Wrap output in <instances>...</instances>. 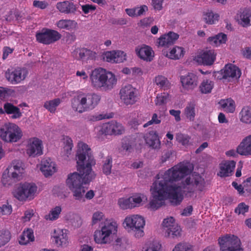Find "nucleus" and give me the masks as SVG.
Wrapping results in <instances>:
<instances>
[{"instance_id": "c9c22d12", "label": "nucleus", "mask_w": 251, "mask_h": 251, "mask_svg": "<svg viewBox=\"0 0 251 251\" xmlns=\"http://www.w3.org/2000/svg\"><path fill=\"white\" fill-rule=\"evenodd\" d=\"M184 52L183 48L175 46L167 54V56L170 59L177 60L183 57Z\"/></svg>"}, {"instance_id": "f8f14e48", "label": "nucleus", "mask_w": 251, "mask_h": 251, "mask_svg": "<svg viewBox=\"0 0 251 251\" xmlns=\"http://www.w3.org/2000/svg\"><path fill=\"white\" fill-rule=\"evenodd\" d=\"M119 94L121 100L126 105L135 104L138 99L136 89L130 84L122 87Z\"/></svg>"}, {"instance_id": "4be33fe9", "label": "nucleus", "mask_w": 251, "mask_h": 251, "mask_svg": "<svg viewBox=\"0 0 251 251\" xmlns=\"http://www.w3.org/2000/svg\"><path fill=\"white\" fill-rule=\"evenodd\" d=\"M40 170L46 177L51 176L56 171L55 163L50 158L42 160Z\"/></svg>"}, {"instance_id": "a19ab883", "label": "nucleus", "mask_w": 251, "mask_h": 251, "mask_svg": "<svg viewBox=\"0 0 251 251\" xmlns=\"http://www.w3.org/2000/svg\"><path fill=\"white\" fill-rule=\"evenodd\" d=\"M11 234L10 232L7 229L0 230V248L3 247L10 240Z\"/></svg>"}, {"instance_id": "c85d7f7f", "label": "nucleus", "mask_w": 251, "mask_h": 251, "mask_svg": "<svg viewBox=\"0 0 251 251\" xmlns=\"http://www.w3.org/2000/svg\"><path fill=\"white\" fill-rule=\"evenodd\" d=\"M55 25L60 29L70 30L76 27L77 23L72 20L61 19L57 21Z\"/></svg>"}, {"instance_id": "6ab92c4d", "label": "nucleus", "mask_w": 251, "mask_h": 251, "mask_svg": "<svg viewBox=\"0 0 251 251\" xmlns=\"http://www.w3.org/2000/svg\"><path fill=\"white\" fill-rule=\"evenodd\" d=\"M135 52L137 56L146 61H151L154 57V51L150 47L143 45L136 48Z\"/></svg>"}, {"instance_id": "58836bf2", "label": "nucleus", "mask_w": 251, "mask_h": 251, "mask_svg": "<svg viewBox=\"0 0 251 251\" xmlns=\"http://www.w3.org/2000/svg\"><path fill=\"white\" fill-rule=\"evenodd\" d=\"M214 86V82L210 80H204L200 86V89L201 93L207 94L211 92Z\"/></svg>"}, {"instance_id": "0eeeda50", "label": "nucleus", "mask_w": 251, "mask_h": 251, "mask_svg": "<svg viewBox=\"0 0 251 251\" xmlns=\"http://www.w3.org/2000/svg\"><path fill=\"white\" fill-rule=\"evenodd\" d=\"M23 134L20 128L16 124L8 123L0 128V137L8 143L16 142L22 137Z\"/></svg>"}, {"instance_id": "4468645a", "label": "nucleus", "mask_w": 251, "mask_h": 251, "mask_svg": "<svg viewBox=\"0 0 251 251\" xmlns=\"http://www.w3.org/2000/svg\"><path fill=\"white\" fill-rule=\"evenodd\" d=\"M6 170L13 176V178L20 181L25 172V164L22 160L15 159L11 162Z\"/></svg>"}, {"instance_id": "a18cd8bd", "label": "nucleus", "mask_w": 251, "mask_h": 251, "mask_svg": "<svg viewBox=\"0 0 251 251\" xmlns=\"http://www.w3.org/2000/svg\"><path fill=\"white\" fill-rule=\"evenodd\" d=\"M112 167V158L111 156H108L103 162L102 170L103 173L106 176L110 175L111 173Z\"/></svg>"}, {"instance_id": "cd10ccee", "label": "nucleus", "mask_w": 251, "mask_h": 251, "mask_svg": "<svg viewBox=\"0 0 251 251\" xmlns=\"http://www.w3.org/2000/svg\"><path fill=\"white\" fill-rule=\"evenodd\" d=\"M235 162L234 161L226 162L220 165V171L218 175L221 177H226L231 175L235 167Z\"/></svg>"}, {"instance_id": "aec40b11", "label": "nucleus", "mask_w": 251, "mask_h": 251, "mask_svg": "<svg viewBox=\"0 0 251 251\" xmlns=\"http://www.w3.org/2000/svg\"><path fill=\"white\" fill-rule=\"evenodd\" d=\"M56 7L60 13L65 14H75L77 8L76 4L69 0L57 2Z\"/></svg>"}, {"instance_id": "1a4fd4ad", "label": "nucleus", "mask_w": 251, "mask_h": 251, "mask_svg": "<svg viewBox=\"0 0 251 251\" xmlns=\"http://www.w3.org/2000/svg\"><path fill=\"white\" fill-rule=\"evenodd\" d=\"M37 187L34 183L25 182L20 185L13 192L15 198L20 201H25L34 198Z\"/></svg>"}, {"instance_id": "6e6552de", "label": "nucleus", "mask_w": 251, "mask_h": 251, "mask_svg": "<svg viewBox=\"0 0 251 251\" xmlns=\"http://www.w3.org/2000/svg\"><path fill=\"white\" fill-rule=\"evenodd\" d=\"M221 251H244L239 238L232 234H226L218 239Z\"/></svg>"}, {"instance_id": "7ed1b4c3", "label": "nucleus", "mask_w": 251, "mask_h": 251, "mask_svg": "<svg viewBox=\"0 0 251 251\" xmlns=\"http://www.w3.org/2000/svg\"><path fill=\"white\" fill-rule=\"evenodd\" d=\"M90 79L92 86L97 89L109 91L116 85L117 79L115 75L101 68L95 69L92 72Z\"/></svg>"}, {"instance_id": "c756f323", "label": "nucleus", "mask_w": 251, "mask_h": 251, "mask_svg": "<svg viewBox=\"0 0 251 251\" xmlns=\"http://www.w3.org/2000/svg\"><path fill=\"white\" fill-rule=\"evenodd\" d=\"M169 98V95L167 93L158 94L155 100L156 105L159 106V109L165 113L167 110L166 104Z\"/></svg>"}, {"instance_id": "a211bd4d", "label": "nucleus", "mask_w": 251, "mask_h": 251, "mask_svg": "<svg viewBox=\"0 0 251 251\" xmlns=\"http://www.w3.org/2000/svg\"><path fill=\"white\" fill-rule=\"evenodd\" d=\"M221 71L223 75L222 78L227 79L228 81L230 80V78L237 79L239 78L241 75V71L239 68L232 64L226 65L223 72L222 70Z\"/></svg>"}, {"instance_id": "473e14b6", "label": "nucleus", "mask_w": 251, "mask_h": 251, "mask_svg": "<svg viewBox=\"0 0 251 251\" xmlns=\"http://www.w3.org/2000/svg\"><path fill=\"white\" fill-rule=\"evenodd\" d=\"M79 57L81 59L95 60L97 53L87 48H82L78 50Z\"/></svg>"}, {"instance_id": "338daca9", "label": "nucleus", "mask_w": 251, "mask_h": 251, "mask_svg": "<svg viewBox=\"0 0 251 251\" xmlns=\"http://www.w3.org/2000/svg\"><path fill=\"white\" fill-rule=\"evenodd\" d=\"M111 23L116 25H124L127 23V20L124 18L119 19H113L111 20Z\"/></svg>"}, {"instance_id": "39448f33", "label": "nucleus", "mask_w": 251, "mask_h": 251, "mask_svg": "<svg viewBox=\"0 0 251 251\" xmlns=\"http://www.w3.org/2000/svg\"><path fill=\"white\" fill-rule=\"evenodd\" d=\"M118 224L113 219L106 220L100 230H97L94 234V240L97 244H104L110 241V236L117 233Z\"/></svg>"}, {"instance_id": "ea45409f", "label": "nucleus", "mask_w": 251, "mask_h": 251, "mask_svg": "<svg viewBox=\"0 0 251 251\" xmlns=\"http://www.w3.org/2000/svg\"><path fill=\"white\" fill-rule=\"evenodd\" d=\"M195 105L193 103L188 104L184 109V114L190 121H193L195 119Z\"/></svg>"}, {"instance_id": "c03bdc74", "label": "nucleus", "mask_w": 251, "mask_h": 251, "mask_svg": "<svg viewBox=\"0 0 251 251\" xmlns=\"http://www.w3.org/2000/svg\"><path fill=\"white\" fill-rule=\"evenodd\" d=\"M154 82L164 90L167 89L169 86V81L168 79L161 75H158L155 77Z\"/></svg>"}, {"instance_id": "3c124183", "label": "nucleus", "mask_w": 251, "mask_h": 251, "mask_svg": "<svg viewBox=\"0 0 251 251\" xmlns=\"http://www.w3.org/2000/svg\"><path fill=\"white\" fill-rule=\"evenodd\" d=\"M164 114V113L162 112L161 110L159 109V116L158 117V115L156 113H154L152 116L151 120L149 121L147 123L145 124L143 126L144 127H146L149 126H150L152 124H159L161 123V117L163 116Z\"/></svg>"}, {"instance_id": "e433bc0d", "label": "nucleus", "mask_w": 251, "mask_h": 251, "mask_svg": "<svg viewBox=\"0 0 251 251\" xmlns=\"http://www.w3.org/2000/svg\"><path fill=\"white\" fill-rule=\"evenodd\" d=\"M240 120L242 123L251 124V107H244L239 113Z\"/></svg>"}, {"instance_id": "f704fd0d", "label": "nucleus", "mask_w": 251, "mask_h": 251, "mask_svg": "<svg viewBox=\"0 0 251 251\" xmlns=\"http://www.w3.org/2000/svg\"><path fill=\"white\" fill-rule=\"evenodd\" d=\"M1 181L4 186L9 187L19 181L16 178H13V176L11 175L10 173L5 169L2 173Z\"/></svg>"}, {"instance_id": "680f3d73", "label": "nucleus", "mask_w": 251, "mask_h": 251, "mask_svg": "<svg viewBox=\"0 0 251 251\" xmlns=\"http://www.w3.org/2000/svg\"><path fill=\"white\" fill-rule=\"evenodd\" d=\"M33 5L35 7H37L41 9H45L48 6V3L45 1L35 0L33 2Z\"/></svg>"}, {"instance_id": "2f4dec72", "label": "nucleus", "mask_w": 251, "mask_h": 251, "mask_svg": "<svg viewBox=\"0 0 251 251\" xmlns=\"http://www.w3.org/2000/svg\"><path fill=\"white\" fill-rule=\"evenodd\" d=\"M227 36L226 34L221 33L215 36L210 37L208 38V42L212 46L218 47L222 44L226 43Z\"/></svg>"}, {"instance_id": "052dcab7", "label": "nucleus", "mask_w": 251, "mask_h": 251, "mask_svg": "<svg viewBox=\"0 0 251 251\" xmlns=\"http://www.w3.org/2000/svg\"><path fill=\"white\" fill-rule=\"evenodd\" d=\"M175 224L176 223H175V219L173 217H171L170 218L165 219L163 221L162 225L164 228L168 229Z\"/></svg>"}, {"instance_id": "ddd939ff", "label": "nucleus", "mask_w": 251, "mask_h": 251, "mask_svg": "<svg viewBox=\"0 0 251 251\" xmlns=\"http://www.w3.org/2000/svg\"><path fill=\"white\" fill-rule=\"evenodd\" d=\"M124 132V126L115 120L103 124L99 131L100 134L105 135H121Z\"/></svg>"}, {"instance_id": "4d7b16f0", "label": "nucleus", "mask_w": 251, "mask_h": 251, "mask_svg": "<svg viewBox=\"0 0 251 251\" xmlns=\"http://www.w3.org/2000/svg\"><path fill=\"white\" fill-rule=\"evenodd\" d=\"M103 217L104 214L101 212L97 211L94 213L92 218V225H94L99 223Z\"/></svg>"}, {"instance_id": "20e7f679", "label": "nucleus", "mask_w": 251, "mask_h": 251, "mask_svg": "<svg viewBox=\"0 0 251 251\" xmlns=\"http://www.w3.org/2000/svg\"><path fill=\"white\" fill-rule=\"evenodd\" d=\"M100 96L94 93L79 92L71 100L73 109L79 113L94 109L100 100Z\"/></svg>"}, {"instance_id": "e2e57ef3", "label": "nucleus", "mask_w": 251, "mask_h": 251, "mask_svg": "<svg viewBox=\"0 0 251 251\" xmlns=\"http://www.w3.org/2000/svg\"><path fill=\"white\" fill-rule=\"evenodd\" d=\"M137 11H136V16L138 17L145 15L146 11L148 10V8L146 5H142L140 7H135Z\"/></svg>"}, {"instance_id": "f03ea898", "label": "nucleus", "mask_w": 251, "mask_h": 251, "mask_svg": "<svg viewBox=\"0 0 251 251\" xmlns=\"http://www.w3.org/2000/svg\"><path fill=\"white\" fill-rule=\"evenodd\" d=\"M77 148L76 160L77 170L79 173L70 174L66 180V184L76 200L84 201L86 192L84 185L89 183L95 178V174L92 171V166L95 165L96 162L91 150L86 144L79 142Z\"/></svg>"}, {"instance_id": "5fc2aeb1", "label": "nucleus", "mask_w": 251, "mask_h": 251, "mask_svg": "<svg viewBox=\"0 0 251 251\" xmlns=\"http://www.w3.org/2000/svg\"><path fill=\"white\" fill-rule=\"evenodd\" d=\"M115 63H121L126 60V53L122 50H114Z\"/></svg>"}, {"instance_id": "4c0bfd02", "label": "nucleus", "mask_w": 251, "mask_h": 251, "mask_svg": "<svg viewBox=\"0 0 251 251\" xmlns=\"http://www.w3.org/2000/svg\"><path fill=\"white\" fill-rule=\"evenodd\" d=\"M176 139L177 142L185 147H187L192 145L191 138L187 134L177 133L176 135Z\"/></svg>"}, {"instance_id": "2eb2a0df", "label": "nucleus", "mask_w": 251, "mask_h": 251, "mask_svg": "<svg viewBox=\"0 0 251 251\" xmlns=\"http://www.w3.org/2000/svg\"><path fill=\"white\" fill-rule=\"evenodd\" d=\"M42 141L36 137L29 139L27 146L26 153L29 156L34 157L43 153Z\"/></svg>"}, {"instance_id": "69168bd1", "label": "nucleus", "mask_w": 251, "mask_h": 251, "mask_svg": "<svg viewBox=\"0 0 251 251\" xmlns=\"http://www.w3.org/2000/svg\"><path fill=\"white\" fill-rule=\"evenodd\" d=\"M232 185L233 186V187H234V188L235 189H236L238 191V193L240 195H244L245 192H246L245 190V186H242V185L241 184L238 185L236 182H232Z\"/></svg>"}, {"instance_id": "49530a36", "label": "nucleus", "mask_w": 251, "mask_h": 251, "mask_svg": "<svg viewBox=\"0 0 251 251\" xmlns=\"http://www.w3.org/2000/svg\"><path fill=\"white\" fill-rule=\"evenodd\" d=\"M61 211L62 209L61 206H56L54 208H52L48 215L45 216V219L47 220H55L59 218V214Z\"/></svg>"}, {"instance_id": "9b49d317", "label": "nucleus", "mask_w": 251, "mask_h": 251, "mask_svg": "<svg viewBox=\"0 0 251 251\" xmlns=\"http://www.w3.org/2000/svg\"><path fill=\"white\" fill-rule=\"evenodd\" d=\"M28 74V71L25 68H11L6 71L5 76L11 84H17L24 81Z\"/></svg>"}, {"instance_id": "774afa93", "label": "nucleus", "mask_w": 251, "mask_h": 251, "mask_svg": "<svg viewBox=\"0 0 251 251\" xmlns=\"http://www.w3.org/2000/svg\"><path fill=\"white\" fill-rule=\"evenodd\" d=\"M170 115L173 116L175 117V120L176 122H179L181 120L180 113L181 111L179 110H176L174 109H171L169 111Z\"/></svg>"}, {"instance_id": "8fccbe9b", "label": "nucleus", "mask_w": 251, "mask_h": 251, "mask_svg": "<svg viewBox=\"0 0 251 251\" xmlns=\"http://www.w3.org/2000/svg\"><path fill=\"white\" fill-rule=\"evenodd\" d=\"M130 201L131 202L132 207L139 206L141 203L143 201V200L145 198L146 200L147 198L146 196H144L142 194H137L133 195L132 197H129Z\"/></svg>"}, {"instance_id": "412c9836", "label": "nucleus", "mask_w": 251, "mask_h": 251, "mask_svg": "<svg viewBox=\"0 0 251 251\" xmlns=\"http://www.w3.org/2000/svg\"><path fill=\"white\" fill-rule=\"evenodd\" d=\"M179 37L178 34L174 32H169L167 34H164L158 39L159 46L168 47L173 45Z\"/></svg>"}, {"instance_id": "f257e3e1", "label": "nucleus", "mask_w": 251, "mask_h": 251, "mask_svg": "<svg viewBox=\"0 0 251 251\" xmlns=\"http://www.w3.org/2000/svg\"><path fill=\"white\" fill-rule=\"evenodd\" d=\"M191 173L188 165L179 163L165 171L160 180L155 181L151 189V199L149 208L156 210L165 204V201L169 199L175 205H178L183 199V195L193 194L197 190L200 192L205 187L204 178L199 174L193 175L178 184L175 182L181 180Z\"/></svg>"}, {"instance_id": "864d4df0", "label": "nucleus", "mask_w": 251, "mask_h": 251, "mask_svg": "<svg viewBox=\"0 0 251 251\" xmlns=\"http://www.w3.org/2000/svg\"><path fill=\"white\" fill-rule=\"evenodd\" d=\"M118 204L120 207L123 209L132 208L130 198L127 199H119L118 200Z\"/></svg>"}, {"instance_id": "f3484780", "label": "nucleus", "mask_w": 251, "mask_h": 251, "mask_svg": "<svg viewBox=\"0 0 251 251\" xmlns=\"http://www.w3.org/2000/svg\"><path fill=\"white\" fill-rule=\"evenodd\" d=\"M180 81L183 89L190 90L197 87L198 84V77L194 73H189L180 76Z\"/></svg>"}, {"instance_id": "79ce46f5", "label": "nucleus", "mask_w": 251, "mask_h": 251, "mask_svg": "<svg viewBox=\"0 0 251 251\" xmlns=\"http://www.w3.org/2000/svg\"><path fill=\"white\" fill-rule=\"evenodd\" d=\"M61 103V100L59 98L55 99L53 100L46 101L44 106L51 113H54L56 107Z\"/></svg>"}, {"instance_id": "603ef678", "label": "nucleus", "mask_w": 251, "mask_h": 251, "mask_svg": "<svg viewBox=\"0 0 251 251\" xmlns=\"http://www.w3.org/2000/svg\"><path fill=\"white\" fill-rule=\"evenodd\" d=\"M133 144V140L129 137H126L123 139L122 141V147L124 150L126 151H130Z\"/></svg>"}, {"instance_id": "a878e982", "label": "nucleus", "mask_w": 251, "mask_h": 251, "mask_svg": "<svg viewBox=\"0 0 251 251\" xmlns=\"http://www.w3.org/2000/svg\"><path fill=\"white\" fill-rule=\"evenodd\" d=\"M241 25L244 27L251 25V9L249 8H241L237 14Z\"/></svg>"}, {"instance_id": "393cba45", "label": "nucleus", "mask_w": 251, "mask_h": 251, "mask_svg": "<svg viewBox=\"0 0 251 251\" xmlns=\"http://www.w3.org/2000/svg\"><path fill=\"white\" fill-rule=\"evenodd\" d=\"M53 242L57 247H65L68 244V236L63 229H57L54 230Z\"/></svg>"}, {"instance_id": "de8ad7c7", "label": "nucleus", "mask_w": 251, "mask_h": 251, "mask_svg": "<svg viewBox=\"0 0 251 251\" xmlns=\"http://www.w3.org/2000/svg\"><path fill=\"white\" fill-rule=\"evenodd\" d=\"M219 15L217 13H214L212 11H208L204 14V19L205 22L208 24H214L218 21Z\"/></svg>"}, {"instance_id": "09e8293b", "label": "nucleus", "mask_w": 251, "mask_h": 251, "mask_svg": "<svg viewBox=\"0 0 251 251\" xmlns=\"http://www.w3.org/2000/svg\"><path fill=\"white\" fill-rule=\"evenodd\" d=\"M181 228L177 224H175L170 228L166 229V232L168 236H171L173 238L180 236L181 235Z\"/></svg>"}, {"instance_id": "6e6d98bb", "label": "nucleus", "mask_w": 251, "mask_h": 251, "mask_svg": "<svg viewBox=\"0 0 251 251\" xmlns=\"http://www.w3.org/2000/svg\"><path fill=\"white\" fill-rule=\"evenodd\" d=\"M249 209V206L246 205L244 202L240 203L237 207L235 209L234 212L236 214H244L245 213L248 212Z\"/></svg>"}, {"instance_id": "423d86ee", "label": "nucleus", "mask_w": 251, "mask_h": 251, "mask_svg": "<svg viewBox=\"0 0 251 251\" xmlns=\"http://www.w3.org/2000/svg\"><path fill=\"white\" fill-rule=\"evenodd\" d=\"M123 226L128 231L135 232L136 237H141L144 235L143 228L145 225V220L138 215H129L126 217L123 222Z\"/></svg>"}, {"instance_id": "0e129e2a", "label": "nucleus", "mask_w": 251, "mask_h": 251, "mask_svg": "<svg viewBox=\"0 0 251 251\" xmlns=\"http://www.w3.org/2000/svg\"><path fill=\"white\" fill-rule=\"evenodd\" d=\"M82 10L85 14H88L96 10L95 6L90 4H85L81 6Z\"/></svg>"}, {"instance_id": "7c9ffc66", "label": "nucleus", "mask_w": 251, "mask_h": 251, "mask_svg": "<svg viewBox=\"0 0 251 251\" xmlns=\"http://www.w3.org/2000/svg\"><path fill=\"white\" fill-rule=\"evenodd\" d=\"M34 240V236L33 230L27 228L26 230H25L20 235L19 242L20 245H25Z\"/></svg>"}, {"instance_id": "b1692460", "label": "nucleus", "mask_w": 251, "mask_h": 251, "mask_svg": "<svg viewBox=\"0 0 251 251\" xmlns=\"http://www.w3.org/2000/svg\"><path fill=\"white\" fill-rule=\"evenodd\" d=\"M237 152L241 155H251V135L242 140L237 147Z\"/></svg>"}, {"instance_id": "72a5a7b5", "label": "nucleus", "mask_w": 251, "mask_h": 251, "mask_svg": "<svg viewBox=\"0 0 251 251\" xmlns=\"http://www.w3.org/2000/svg\"><path fill=\"white\" fill-rule=\"evenodd\" d=\"M219 103L224 110L226 112L233 113L235 111V102L230 98L226 100H221Z\"/></svg>"}, {"instance_id": "5701e85b", "label": "nucleus", "mask_w": 251, "mask_h": 251, "mask_svg": "<svg viewBox=\"0 0 251 251\" xmlns=\"http://www.w3.org/2000/svg\"><path fill=\"white\" fill-rule=\"evenodd\" d=\"M145 141L147 145L153 149H159L160 141L158 138L156 131L151 130L146 133L144 136Z\"/></svg>"}, {"instance_id": "bf43d9fd", "label": "nucleus", "mask_w": 251, "mask_h": 251, "mask_svg": "<svg viewBox=\"0 0 251 251\" xmlns=\"http://www.w3.org/2000/svg\"><path fill=\"white\" fill-rule=\"evenodd\" d=\"M114 50L106 51L103 54V60L108 62H114Z\"/></svg>"}, {"instance_id": "13d9d810", "label": "nucleus", "mask_w": 251, "mask_h": 251, "mask_svg": "<svg viewBox=\"0 0 251 251\" xmlns=\"http://www.w3.org/2000/svg\"><path fill=\"white\" fill-rule=\"evenodd\" d=\"M12 212V208L10 205L3 204L0 206V216L10 215Z\"/></svg>"}, {"instance_id": "bb28decb", "label": "nucleus", "mask_w": 251, "mask_h": 251, "mask_svg": "<svg viewBox=\"0 0 251 251\" xmlns=\"http://www.w3.org/2000/svg\"><path fill=\"white\" fill-rule=\"evenodd\" d=\"M3 109L4 110V112L6 114H13L12 116L13 119L19 118L22 115L20 109L17 106H14L13 104L10 102H6L4 104ZM0 113H4L2 108H0Z\"/></svg>"}, {"instance_id": "9d476101", "label": "nucleus", "mask_w": 251, "mask_h": 251, "mask_svg": "<svg viewBox=\"0 0 251 251\" xmlns=\"http://www.w3.org/2000/svg\"><path fill=\"white\" fill-rule=\"evenodd\" d=\"M61 36L58 31L46 27L37 31L35 35L36 41L38 43L46 45L54 43L59 40Z\"/></svg>"}, {"instance_id": "37998d69", "label": "nucleus", "mask_w": 251, "mask_h": 251, "mask_svg": "<svg viewBox=\"0 0 251 251\" xmlns=\"http://www.w3.org/2000/svg\"><path fill=\"white\" fill-rule=\"evenodd\" d=\"M64 146L63 147V151L64 155L68 157L71 153L73 147V140L68 137L65 136L63 138Z\"/></svg>"}, {"instance_id": "dca6fc26", "label": "nucleus", "mask_w": 251, "mask_h": 251, "mask_svg": "<svg viewBox=\"0 0 251 251\" xmlns=\"http://www.w3.org/2000/svg\"><path fill=\"white\" fill-rule=\"evenodd\" d=\"M216 56V53L213 50H203L195 57V60L200 64L210 66L213 64Z\"/></svg>"}]
</instances>
